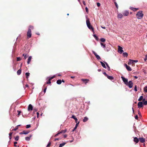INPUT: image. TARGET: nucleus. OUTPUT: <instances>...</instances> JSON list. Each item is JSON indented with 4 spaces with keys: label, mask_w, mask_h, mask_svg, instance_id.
<instances>
[{
    "label": "nucleus",
    "mask_w": 147,
    "mask_h": 147,
    "mask_svg": "<svg viewBox=\"0 0 147 147\" xmlns=\"http://www.w3.org/2000/svg\"><path fill=\"white\" fill-rule=\"evenodd\" d=\"M143 104L144 105H147V101H145L143 102Z\"/></svg>",
    "instance_id": "79ce46f5"
},
{
    "label": "nucleus",
    "mask_w": 147,
    "mask_h": 147,
    "mask_svg": "<svg viewBox=\"0 0 147 147\" xmlns=\"http://www.w3.org/2000/svg\"><path fill=\"white\" fill-rule=\"evenodd\" d=\"M86 23L88 28L90 30H92L93 32H94V28L92 26L90 25L89 19L88 18H86Z\"/></svg>",
    "instance_id": "f257e3e1"
},
{
    "label": "nucleus",
    "mask_w": 147,
    "mask_h": 147,
    "mask_svg": "<svg viewBox=\"0 0 147 147\" xmlns=\"http://www.w3.org/2000/svg\"><path fill=\"white\" fill-rule=\"evenodd\" d=\"M60 134V133L59 132H58L57 134H56L55 136V137H56V136H58L59 134Z\"/></svg>",
    "instance_id": "49530a36"
},
{
    "label": "nucleus",
    "mask_w": 147,
    "mask_h": 147,
    "mask_svg": "<svg viewBox=\"0 0 147 147\" xmlns=\"http://www.w3.org/2000/svg\"><path fill=\"white\" fill-rule=\"evenodd\" d=\"M134 90L136 92L137 91V86H135L134 88Z\"/></svg>",
    "instance_id": "a18cd8bd"
},
{
    "label": "nucleus",
    "mask_w": 147,
    "mask_h": 147,
    "mask_svg": "<svg viewBox=\"0 0 147 147\" xmlns=\"http://www.w3.org/2000/svg\"><path fill=\"white\" fill-rule=\"evenodd\" d=\"M21 73V70L19 69L17 71V74L18 75H20Z\"/></svg>",
    "instance_id": "b1692460"
},
{
    "label": "nucleus",
    "mask_w": 147,
    "mask_h": 147,
    "mask_svg": "<svg viewBox=\"0 0 147 147\" xmlns=\"http://www.w3.org/2000/svg\"><path fill=\"white\" fill-rule=\"evenodd\" d=\"M107 77L108 79L110 80H112L114 79L113 77L112 76H110L107 75Z\"/></svg>",
    "instance_id": "6ab92c4d"
},
{
    "label": "nucleus",
    "mask_w": 147,
    "mask_h": 147,
    "mask_svg": "<svg viewBox=\"0 0 147 147\" xmlns=\"http://www.w3.org/2000/svg\"><path fill=\"white\" fill-rule=\"evenodd\" d=\"M134 141L136 143H138L139 142V139L136 137L134 138Z\"/></svg>",
    "instance_id": "2eb2a0df"
},
{
    "label": "nucleus",
    "mask_w": 147,
    "mask_h": 147,
    "mask_svg": "<svg viewBox=\"0 0 147 147\" xmlns=\"http://www.w3.org/2000/svg\"><path fill=\"white\" fill-rule=\"evenodd\" d=\"M115 5L116 6V7L117 8H118V5L117 4V3L116 2H115Z\"/></svg>",
    "instance_id": "09e8293b"
},
{
    "label": "nucleus",
    "mask_w": 147,
    "mask_h": 147,
    "mask_svg": "<svg viewBox=\"0 0 147 147\" xmlns=\"http://www.w3.org/2000/svg\"><path fill=\"white\" fill-rule=\"evenodd\" d=\"M50 145H51V142H49L48 143V144H47V147H49V146H50Z\"/></svg>",
    "instance_id": "603ef678"
},
{
    "label": "nucleus",
    "mask_w": 147,
    "mask_h": 147,
    "mask_svg": "<svg viewBox=\"0 0 147 147\" xmlns=\"http://www.w3.org/2000/svg\"><path fill=\"white\" fill-rule=\"evenodd\" d=\"M133 61H134V62L136 63L138 62V61L137 60H133Z\"/></svg>",
    "instance_id": "bf43d9fd"
},
{
    "label": "nucleus",
    "mask_w": 147,
    "mask_h": 147,
    "mask_svg": "<svg viewBox=\"0 0 147 147\" xmlns=\"http://www.w3.org/2000/svg\"><path fill=\"white\" fill-rule=\"evenodd\" d=\"M21 60V59L20 58V57H18L17 58V61H19Z\"/></svg>",
    "instance_id": "4c0bfd02"
},
{
    "label": "nucleus",
    "mask_w": 147,
    "mask_h": 147,
    "mask_svg": "<svg viewBox=\"0 0 147 147\" xmlns=\"http://www.w3.org/2000/svg\"><path fill=\"white\" fill-rule=\"evenodd\" d=\"M55 77V76L51 77H50L49 79H50V80H52V79H53Z\"/></svg>",
    "instance_id": "c03bdc74"
},
{
    "label": "nucleus",
    "mask_w": 147,
    "mask_h": 147,
    "mask_svg": "<svg viewBox=\"0 0 147 147\" xmlns=\"http://www.w3.org/2000/svg\"><path fill=\"white\" fill-rule=\"evenodd\" d=\"M123 55L124 57H127L128 56V54L127 53L125 52L123 53Z\"/></svg>",
    "instance_id": "2f4dec72"
},
{
    "label": "nucleus",
    "mask_w": 147,
    "mask_h": 147,
    "mask_svg": "<svg viewBox=\"0 0 147 147\" xmlns=\"http://www.w3.org/2000/svg\"><path fill=\"white\" fill-rule=\"evenodd\" d=\"M144 91L145 92H147V86H145L144 88Z\"/></svg>",
    "instance_id": "473e14b6"
},
{
    "label": "nucleus",
    "mask_w": 147,
    "mask_h": 147,
    "mask_svg": "<svg viewBox=\"0 0 147 147\" xmlns=\"http://www.w3.org/2000/svg\"><path fill=\"white\" fill-rule=\"evenodd\" d=\"M83 4H84V5H86L85 2V1H83Z\"/></svg>",
    "instance_id": "774afa93"
},
{
    "label": "nucleus",
    "mask_w": 147,
    "mask_h": 147,
    "mask_svg": "<svg viewBox=\"0 0 147 147\" xmlns=\"http://www.w3.org/2000/svg\"><path fill=\"white\" fill-rule=\"evenodd\" d=\"M128 64L129 65L131 64L133 66H134L135 65V64L134 63V61H133V60L129 59Z\"/></svg>",
    "instance_id": "423d86ee"
},
{
    "label": "nucleus",
    "mask_w": 147,
    "mask_h": 147,
    "mask_svg": "<svg viewBox=\"0 0 147 147\" xmlns=\"http://www.w3.org/2000/svg\"><path fill=\"white\" fill-rule=\"evenodd\" d=\"M32 137V135H30V137H27L25 138V140L26 141H29L30 140V138Z\"/></svg>",
    "instance_id": "412c9836"
},
{
    "label": "nucleus",
    "mask_w": 147,
    "mask_h": 147,
    "mask_svg": "<svg viewBox=\"0 0 147 147\" xmlns=\"http://www.w3.org/2000/svg\"><path fill=\"white\" fill-rule=\"evenodd\" d=\"M67 135H66V134H65V135H64V137L65 138L67 137Z\"/></svg>",
    "instance_id": "e2e57ef3"
},
{
    "label": "nucleus",
    "mask_w": 147,
    "mask_h": 147,
    "mask_svg": "<svg viewBox=\"0 0 147 147\" xmlns=\"http://www.w3.org/2000/svg\"><path fill=\"white\" fill-rule=\"evenodd\" d=\"M97 5L98 7H99L100 6V3H97Z\"/></svg>",
    "instance_id": "de8ad7c7"
},
{
    "label": "nucleus",
    "mask_w": 147,
    "mask_h": 147,
    "mask_svg": "<svg viewBox=\"0 0 147 147\" xmlns=\"http://www.w3.org/2000/svg\"><path fill=\"white\" fill-rule=\"evenodd\" d=\"M124 65L126 67V68L127 69L128 71H131L132 69L130 67V66L127 65L126 64H124Z\"/></svg>",
    "instance_id": "9d476101"
},
{
    "label": "nucleus",
    "mask_w": 147,
    "mask_h": 147,
    "mask_svg": "<svg viewBox=\"0 0 147 147\" xmlns=\"http://www.w3.org/2000/svg\"><path fill=\"white\" fill-rule=\"evenodd\" d=\"M67 131V130H62L60 132H59L60 133V134L61 133H65Z\"/></svg>",
    "instance_id": "c9c22d12"
},
{
    "label": "nucleus",
    "mask_w": 147,
    "mask_h": 147,
    "mask_svg": "<svg viewBox=\"0 0 147 147\" xmlns=\"http://www.w3.org/2000/svg\"><path fill=\"white\" fill-rule=\"evenodd\" d=\"M130 9L133 10L134 11H136L138 9V8H136L132 7H130Z\"/></svg>",
    "instance_id": "aec40b11"
},
{
    "label": "nucleus",
    "mask_w": 147,
    "mask_h": 147,
    "mask_svg": "<svg viewBox=\"0 0 147 147\" xmlns=\"http://www.w3.org/2000/svg\"><path fill=\"white\" fill-rule=\"evenodd\" d=\"M82 80L86 84L88 82L89 80L88 79H82Z\"/></svg>",
    "instance_id": "f3484780"
},
{
    "label": "nucleus",
    "mask_w": 147,
    "mask_h": 147,
    "mask_svg": "<svg viewBox=\"0 0 147 147\" xmlns=\"http://www.w3.org/2000/svg\"><path fill=\"white\" fill-rule=\"evenodd\" d=\"M75 121V122L76 123H78V119L77 118H75V119H74Z\"/></svg>",
    "instance_id": "864d4df0"
},
{
    "label": "nucleus",
    "mask_w": 147,
    "mask_h": 147,
    "mask_svg": "<svg viewBox=\"0 0 147 147\" xmlns=\"http://www.w3.org/2000/svg\"><path fill=\"white\" fill-rule=\"evenodd\" d=\"M123 15L122 14L120 13H117V18H123Z\"/></svg>",
    "instance_id": "f8f14e48"
},
{
    "label": "nucleus",
    "mask_w": 147,
    "mask_h": 147,
    "mask_svg": "<svg viewBox=\"0 0 147 147\" xmlns=\"http://www.w3.org/2000/svg\"><path fill=\"white\" fill-rule=\"evenodd\" d=\"M144 14L142 11H139L136 14V17L138 19H141L143 16Z\"/></svg>",
    "instance_id": "f03ea898"
},
{
    "label": "nucleus",
    "mask_w": 147,
    "mask_h": 147,
    "mask_svg": "<svg viewBox=\"0 0 147 147\" xmlns=\"http://www.w3.org/2000/svg\"><path fill=\"white\" fill-rule=\"evenodd\" d=\"M126 85L129 88H131L133 86V83L131 81H130Z\"/></svg>",
    "instance_id": "7ed1b4c3"
},
{
    "label": "nucleus",
    "mask_w": 147,
    "mask_h": 147,
    "mask_svg": "<svg viewBox=\"0 0 147 147\" xmlns=\"http://www.w3.org/2000/svg\"><path fill=\"white\" fill-rule=\"evenodd\" d=\"M106 64L109 70L110 69V67H109V66L108 65V64L107 63H106Z\"/></svg>",
    "instance_id": "8fccbe9b"
},
{
    "label": "nucleus",
    "mask_w": 147,
    "mask_h": 147,
    "mask_svg": "<svg viewBox=\"0 0 147 147\" xmlns=\"http://www.w3.org/2000/svg\"><path fill=\"white\" fill-rule=\"evenodd\" d=\"M31 126L30 125H27L26 126V128H28L30 127Z\"/></svg>",
    "instance_id": "ea45409f"
},
{
    "label": "nucleus",
    "mask_w": 147,
    "mask_h": 147,
    "mask_svg": "<svg viewBox=\"0 0 147 147\" xmlns=\"http://www.w3.org/2000/svg\"><path fill=\"white\" fill-rule=\"evenodd\" d=\"M147 60V54L145 55V58L144 59V60L145 61H146Z\"/></svg>",
    "instance_id": "e433bc0d"
},
{
    "label": "nucleus",
    "mask_w": 147,
    "mask_h": 147,
    "mask_svg": "<svg viewBox=\"0 0 147 147\" xmlns=\"http://www.w3.org/2000/svg\"><path fill=\"white\" fill-rule=\"evenodd\" d=\"M30 73H26V75L27 76V78H28V76H29Z\"/></svg>",
    "instance_id": "58836bf2"
},
{
    "label": "nucleus",
    "mask_w": 147,
    "mask_h": 147,
    "mask_svg": "<svg viewBox=\"0 0 147 147\" xmlns=\"http://www.w3.org/2000/svg\"><path fill=\"white\" fill-rule=\"evenodd\" d=\"M59 140V139L58 138H55V141H56V140Z\"/></svg>",
    "instance_id": "0e129e2a"
},
{
    "label": "nucleus",
    "mask_w": 147,
    "mask_h": 147,
    "mask_svg": "<svg viewBox=\"0 0 147 147\" xmlns=\"http://www.w3.org/2000/svg\"><path fill=\"white\" fill-rule=\"evenodd\" d=\"M80 122L78 121L75 127L73 130V131H74L77 128V127L78 126L79 124V123Z\"/></svg>",
    "instance_id": "dca6fc26"
},
{
    "label": "nucleus",
    "mask_w": 147,
    "mask_h": 147,
    "mask_svg": "<svg viewBox=\"0 0 147 147\" xmlns=\"http://www.w3.org/2000/svg\"><path fill=\"white\" fill-rule=\"evenodd\" d=\"M29 132V131H23V133H24V134H28Z\"/></svg>",
    "instance_id": "cd10ccee"
},
{
    "label": "nucleus",
    "mask_w": 147,
    "mask_h": 147,
    "mask_svg": "<svg viewBox=\"0 0 147 147\" xmlns=\"http://www.w3.org/2000/svg\"><path fill=\"white\" fill-rule=\"evenodd\" d=\"M85 9H86V12H88V9L87 7H86L85 8Z\"/></svg>",
    "instance_id": "13d9d810"
},
{
    "label": "nucleus",
    "mask_w": 147,
    "mask_h": 147,
    "mask_svg": "<svg viewBox=\"0 0 147 147\" xmlns=\"http://www.w3.org/2000/svg\"><path fill=\"white\" fill-rule=\"evenodd\" d=\"M47 89V88H45L44 90V93H45L46 92V90Z\"/></svg>",
    "instance_id": "680f3d73"
},
{
    "label": "nucleus",
    "mask_w": 147,
    "mask_h": 147,
    "mask_svg": "<svg viewBox=\"0 0 147 147\" xmlns=\"http://www.w3.org/2000/svg\"><path fill=\"white\" fill-rule=\"evenodd\" d=\"M93 36L97 41L98 40V38L97 36L95 34H94Z\"/></svg>",
    "instance_id": "c756f323"
},
{
    "label": "nucleus",
    "mask_w": 147,
    "mask_h": 147,
    "mask_svg": "<svg viewBox=\"0 0 147 147\" xmlns=\"http://www.w3.org/2000/svg\"><path fill=\"white\" fill-rule=\"evenodd\" d=\"M23 55L24 56V59H26L28 57V55H24V54H23Z\"/></svg>",
    "instance_id": "72a5a7b5"
},
{
    "label": "nucleus",
    "mask_w": 147,
    "mask_h": 147,
    "mask_svg": "<svg viewBox=\"0 0 147 147\" xmlns=\"http://www.w3.org/2000/svg\"><path fill=\"white\" fill-rule=\"evenodd\" d=\"M123 14V15L125 16H127L129 14V12L128 11H126L124 12Z\"/></svg>",
    "instance_id": "ddd939ff"
},
{
    "label": "nucleus",
    "mask_w": 147,
    "mask_h": 147,
    "mask_svg": "<svg viewBox=\"0 0 147 147\" xmlns=\"http://www.w3.org/2000/svg\"><path fill=\"white\" fill-rule=\"evenodd\" d=\"M100 63L101 64V65L104 68H106V66L105 63H104L102 61H100Z\"/></svg>",
    "instance_id": "5701e85b"
},
{
    "label": "nucleus",
    "mask_w": 147,
    "mask_h": 147,
    "mask_svg": "<svg viewBox=\"0 0 147 147\" xmlns=\"http://www.w3.org/2000/svg\"><path fill=\"white\" fill-rule=\"evenodd\" d=\"M37 117H38V115H39V113H38V112H37Z\"/></svg>",
    "instance_id": "338daca9"
},
{
    "label": "nucleus",
    "mask_w": 147,
    "mask_h": 147,
    "mask_svg": "<svg viewBox=\"0 0 147 147\" xmlns=\"http://www.w3.org/2000/svg\"><path fill=\"white\" fill-rule=\"evenodd\" d=\"M12 133V132L10 133L9 134V136H11Z\"/></svg>",
    "instance_id": "052dcab7"
},
{
    "label": "nucleus",
    "mask_w": 147,
    "mask_h": 147,
    "mask_svg": "<svg viewBox=\"0 0 147 147\" xmlns=\"http://www.w3.org/2000/svg\"><path fill=\"white\" fill-rule=\"evenodd\" d=\"M100 41L102 42H104L106 40L104 38H102L100 39Z\"/></svg>",
    "instance_id": "393cba45"
},
{
    "label": "nucleus",
    "mask_w": 147,
    "mask_h": 147,
    "mask_svg": "<svg viewBox=\"0 0 147 147\" xmlns=\"http://www.w3.org/2000/svg\"><path fill=\"white\" fill-rule=\"evenodd\" d=\"M100 44L101 46L103 47V48L105 49L106 47L105 45L103 44L102 42H100Z\"/></svg>",
    "instance_id": "7c9ffc66"
},
{
    "label": "nucleus",
    "mask_w": 147,
    "mask_h": 147,
    "mask_svg": "<svg viewBox=\"0 0 147 147\" xmlns=\"http://www.w3.org/2000/svg\"><path fill=\"white\" fill-rule=\"evenodd\" d=\"M31 31L30 28H29L27 33V36L28 38H30L31 36Z\"/></svg>",
    "instance_id": "20e7f679"
},
{
    "label": "nucleus",
    "mask_w": 147,
    "mask_h": 147,
    "mask_svg": "<svg viewBox=\"0 0 147 147\" xmlns=\"http://www.w3.org/2000/svg\"><path fill=\"white\" fill-rule=\"evenodd\" d=\"M50 81H51V80H50V79H49V81L47 82V84H50L51 83V82Z\"/></svg>",
    "instance_id": "37998d69"
},
{
    "label": "nucleus",
    "mask_w": 147,
    "mask_h": 147,
    "mask_svg": "<svg viewBox=\"0 0 147 147\" xmlns=\"http://www.w3.org/2000/svg\"><path fill=\"white\" fill-rule=\"evenodd\" d=\"M72 118L74 119L76 118V116L74 115H73L71 117Z\"/></svg>",
    "instance_id": "a19ab883"
},
{
    "label": "nucleus",
    "mask_w": 147,
    "mask_h": 147,
    "mask_svg": "<svg viewBox=\"0 0 147 147\" xmlns=\"http://www.w3.org/2000/svg\"><path fill=\"white\" fill-rule=\"evenodd\" d=\"M92 52L93 53V54L98 59H100L101 58L96 53H95L94 51H93Z\"/></svg>",
    "instance_id": "6e6552de"
},
{
    "label": "nucleus",
    "mask_w": 147,
    "mask_h": 147,
    "mask_svg": "<svg viewBox=\"0 0 147 147\" xmlns=\"http://www.w3.org/2000/svg\"><path fill=\"white\" fill-rule=\"evenodd\" d=\"M19 138V137L18 136H17L15 138V140L16 141H18V140Z\"/></svg>",
    "instance_id": "f704fd0d"
},
{
    "label": "nucleus",
    "mask_w": 147,
    "mask_h": 147,
    "mask_svg": "<svg viewBox=\"0 0 147 147\" xmlns=\"http://www.w3.org/2000/svg\"><path fill=\"white\" fill-rule=\"evenodd\" d=\"M61 83V80H58L57 81V83L59 84H60Z\"/></svg>",
    "instance_id": "c85d7f7f"
},
{
    "label": "nucleus",
    "mask_w": 147,
    "mask_h": 147,
    "mask_svg": "<svg viewBox=\"0 0 147 147\" xmlns=\"http://www.w3.org/2000/svg\"><path fill=\"white\" fill-rule=\"evenodd\" d=\"M135 118L136 119H138V115H136L135 116Z\"/></svg>",
    "instance_id": "4d7b16f0"
},
{
    "label": "nucleus",
    "mask_w": 147,
    "mask_h": 147,
    "mask_svg": "<svg viewBox=\"0 0 147 147\" xmlns=\"http://www.w3.org/2000/svg\"><path fill=\"white\" fill-rule=\"evenodd\" d=\"M17 142H14V146H16V144H17Z\"/></svg>",
    "instance_id": "5fc2aeb1"
},
{
    "label": "nucleus",
    "mask_w": 147,
    "mask_h": 147,
    "mask_svg": "<svg viewBox=\"0 0 147 147\" xmlns=\"http://www.w3.org/2000/svg\"><path fill=\"white\" fill-rule=\"evenodd\" d=\"M138 108H140L143 106V103L142 102H139L138 103Z\"/></svg>",
    "instance_id": "1a4fd4ad"
},
{
    "label": "nucleus",
    "mask_w": 147,
    "mask_h": 147,
    "mask_svg": "<svg viewBox=\"0 0 147 147\" xmlns=\"http://www.w3.org/2000/svg\"><path fill=\"white\" fill-rule=\"evenodd\" d=\"M33 109V107L32 105H31L30 104L28 107V110L29 111H31Z\"/></svg>",
    "instance_id": "9b49d317"
},
{
    "label": "nucleus",
    "mask_w": 147,
    "mask_h": 147,
    "mask_svg": "<svg viewBox=\"0 0 147 147\" xmlns=\"http://www.w3.org/2000/svg\"><path fill=\"white\" fill-rule=\"evenodd\" d=\"M121 78H122V80L124 82L125 84H127L128 82V79L125 78L123 76L121 77Z\"/></svg>",
    "instance_id": "0eeeda50"
},
{
    "label": "nucleus",
    "mask_w": 147,
    "mask_h": 147,
    "mask_svg": "<svg viewBox=\"0 0 147 147\" xmlns=\"http://www.w3.org/2000/svg\"><path fill=\"white\" fill-rule=\"evenodd\" d=\"M139 140L142 143H144L145 141V139L143 138H139Z\"/></svg>",
    "instance_id": "4468645a"
},
{
    "label": "nucleus",
    "mask_w": 147,
    "mask_h": 147,
    "mask_svg": "<svg viewBox=\"0 0 147 147\" xmlns=\"http://www.w3.org/2000/svg\"><path fill=\"white\" fill-rule=\"evenodd\" d=\"M18 115L19 116L21 113V112L20 111H18Z\"/></svg>",
    "instance_id": "6e6d98bb"
},
{
    "label": "nucleus",
    "mask_w": 147,
    "mask_h": 147,
    "mask_svg": "<svg viewBox=\"0 0 147 147\" xmlns=\"http://www.w3.org/2000/svg\"><path fill=\"white\" fill-rule=\"evenodd\" d=\"M18 129V127H15L14 129L13 130L14 131H16Z\"/></svg>",
    "instance_id": "3c124183"
},
{
    "label": "nucleus",
    "mask_w": 147,
    "mask_h": 147,
    "mask_svg": "<svg viewBox=\"0 0 147 147\" xmlns=\"http://www.w3.org/2000/svg\"><path fill=\"white\" fill-rule=\"evenodd\" d=\"M118 52L120 53L121 54L123 52V51L122 50L123 48L120 47V46H118Z\"/></svg>",
    "instance_id": "39448f33"
},
{
    "label": "nucleus",
    "mask_w": 147,
    "mask_h": 147,
    "mask_svg": "<svg viewBox=\"0 0 147 147\" xmlns=\"http://www.w3.org/2000/svg\"><path fill=\"white\" fill-rule=\"evenodd\" d=\"M65 144V143L63 142L62 143L60 144L59 146V147H62L64 146Z\"/></svg>",
    "instance_id": "a878e982"
},
{
    "label": "nucleus",
    "mask_w": 147,
    "mask_h": 147,
    "mask_svg": "<svg viewBox=\"0 0 147 147\" xmlns=\"http://www.w3.org/2000/svg\"><path fill=\"white\" fill-rule=\"evenodd\" d=\"M31 59H32V57L31 56H30L29 57L28 59V61H27V63L28 64H29L31 60Z\"/></svg>",
    "instance_id": "a211bd4d"
},
{
    "label": "nucleus",
    "mask_w": 147,
    "mask_h": 147,
    "mask_svg": "<svg viewBox=\"0 0 147 147\" xmlns=\"http://www.w3.org/2000/svg\"><path fill=\"white\" fill-rule=\"evenodd\" d=\"M143 96H141L140 98L138 99V100L139 101H140L143 99Z\"/></svg>",
    "instance_id": "bb28decb"
},
{
    "label": "nucleus",
    "mask_w": 147,
    "mask_h": 147,
    "mask_svg": "<svg viewBox=\"0 0 147 147\" xmlns=\"http://www.w3.org/2000/svg\"><path fill=\"white\" fill-rule=\"evenodd\" d=\"M134 77L136 79H137L138 78V77L136 76H134Z\"/></svg>",
    "instance_id": "69168bd1"
},
{
    "label": "nucleus",
    "mask_w": 147,
    "mask_h": 147,
    "mask_svg": "<svg viewBox=\"0 0 147 147\" xmlns=\"http://www.w3.org/2000/svg\"><path fill=\"white\" fill-rule=\"evenodd\" d=\"M88 120V118L86 117H84V119H83V122H85L86 121H87Z\"/></svg>",
    "instance_id": "4be33fe9"
}]
</instances>
